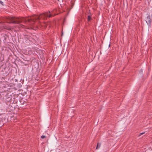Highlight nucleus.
Returning a JSON list of instances; mask_svg holds the SVG:
<instances>
[{
	"mask_svg": "<svg viewBox=\"0 0 152 152\" xmlns=\"http://www.w3.org/2000/svg\"><path fill=\"white\" fill-rule=\"evenodd\" d=\"M50 12H47L42 13L39 15H34L31 17L19 18L15 17H11L9 18L10 22L9 23H19L22 22H24L26 24L31 23L33 24L36 20L41 19L43 20L47 19L48 17L50 18L52 17V15L50 14Z\"/></svg>",
	"mask_w": 152,
	"mask_h": 152,
	"instance_id": "obj_1",
	"label": "nucleus"
},
{
	"mask_svg": "<svg viewBox=\"0 0 152 152\" xmlns=\"http://www.w3.org/2000/svg\"><path fill=\"white\" fill-rule=\"evenodd\" d=\"M0 3L2 5H4L3 3L1 1H0Z\"/></svg>",
	"mask_w": 152,
	"mask_h": 152,
	"instance_id": "obj_11",
	"label": "nucleus"
},
{
	"mask_svg": "<svg viewBox=\"0 0 152 152\" xmlns=\"http://www.w3.org/2000/svg\"><path fill=\"white\" fill-rule=\"evenodd\" d=\"M3 37L4 38V40H6V39L7 38V35H5Z\"/></svg>",
	"mask_w": 152,
	"mask_h": 152,
	"instance_id": "obj_8",
	"label": "nucleus"
},
{
	"mask_svg": "<svg viewBox=\"0 0 152 152\" xmlns=\"http://www.w3.org/2000/svg\"><path fill=\"white\" fill-rule=\"evenodd\" d=\"M74 3L72 2V1H71V7L70 8V9H71L73 7V6H74Z\"/></svg>",
	"mask_w": 152,
	"mask_h": 152,
	"instance_id": "obj_7",
	"label": "nucleus"
},
{
	"mask_svg": "<svg viewBox=\"0 0 152 152\" xmlns=\"http://www.w3.org/2000/svg\"><path fill=\"white\" fill-rule=\"evenodd\" d=\"M21 26L22 27V28H23L24 27V25H21Z\"/></svg>",
	"mask_w": 152,
	"mask_h": 152,
	"instance_id": "obj_12",
	"label": "nucleus"
},
{
	"mask_svg": "<svg viewBox=\"0 0 152 152\" xmlns=\"http://www.w3.org/2000/svg\"><path fill=\"white\" fill-rule=\"evenodd\" d=\"M4 18L3 17H1V18H0V21L2 20V19H4ZM4 22L3 21L0 22V23L2 24V25L1 26V27H3L4 28L7 29L9 31H10L11 29L9 27H8L7 26H4Z\"/></svg>",
	"mask_w": 152,
	"mask_h": 152,
	"instance_id": "obj_3",
	"label": "nucleus"
},
{
	"mask_svg": "<svg viewBox=\"0 0 152 152\" xmlns=\"http://www.w3.org/2000/svg\"><path fill=\"white\" fill-rule=\"evenodd\" d=\"M146 22L149 26H150L152 22V19L150 15H148L146 19Z\"/></svg>",
	"mask_w": 152,
	"mask_h": 152,
	"instance_id": "obj_4",
	"label": "nucleus"
},
{
	"mask_svg": "<svg viewBox=\"0 0 152 152\" xmlns=\"http://www.w3.org/2000/svg\"><path fill=\"white\" fill-rule=\"evenodd\" d=\"M145 132H143V133H141L140 134L139 136H140L141 135H142L145 134Z\"/></svg>",
	"mask_w": 152,
	"mask_h": 152,
	"instance_id": "obj_9",
	"label": "nucleus"
},
{
	"mask_svg": "<svg viewBox=\"0 0 152 152\" xmlns=\"http://www.w3.org/2000/svg\"><path fill=\"white\" fill-rule=\"evenodd\" d=\"M87 19L88 22L90 21L91 19V16L90 15H88V16Z\"/></svg>",
	"mask_w": 152,
	"mask_h": 152,
	"instance_id": "obj_5",
	"label": "nucleus"
},
{
	"mask_svg": "<svg viewBox=\"0 0 152 152\" xmlns=\"http://www.w3.org/2000/svg\"><path fill=\"white\" fill-rule=\"evenodd\" d=\"M101 144L100 143H98L97 145V146H96V149H99L100 147V146H101Z\"/></svg>",
	"mask_w": 152,
	"mask_h": 152,
	"instance_id": "obj_6",
	"label": "nucleus"
},
{
	"mask_svg": "<svg viewBox=\"0 0 152 152\" xmlns=\"http://www.w3.org/2000/svg\"><path fill=\"white\" fill-rule=\"evenodd\" d=\"M45 137V136L44 135H42L41 136V138L42 139L44 138Z\"/></svg>",
	"mask_w": 152,
	"mask_h": 152,
	"instance_id": "obj_10",
	"label": "nucleus"
},
{
	"mask_svg": "<svg viewBox=\"0 0 152 152\" xmlns=\"http://www.w3.org/2000/svg\"><path fill=\"white\" fill-rule=\"evenodd\" d=\"M48 23L44 22L39 24V26L42 27V29H45L48 25Z\"/></svg>",
	"mask_w": 152,
	"mask_h": 152,
	"instance_id": "obj_2",
	"label": "nucleus"
}]
</instances>
